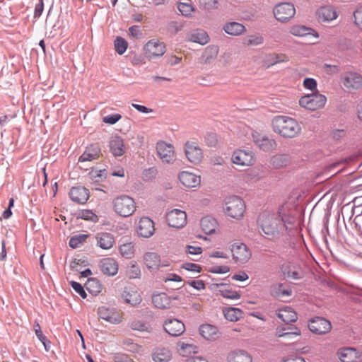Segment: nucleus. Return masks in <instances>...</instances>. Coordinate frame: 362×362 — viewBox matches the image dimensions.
I'll use <instances>...</instances> for the list:
<instances>
[{"label": "nucleus", "mask_w": 362, "mask_h": 362, "mask_svg": "<svg viewBox=\"0 0 362 362\" xmlns=\"http://www.w3.org/2000/svg\"><path fill=\"white\" fill-rule=\"evenodd\" d=\"M110 148L115 156H121L125 152L124 141L118 136L112 137L110 141Z\"/></svg>", "instance_id": "34"}, {"label": "nucleus", "mask_w": 362, "mask_h": 362, "mask_svg": "<svg viewBox=\"0 0 362 362\" xmlns=\"http://www.w3.org/2000/svg\"><path fill=\"white\" fill-rule=\"evenodd\" d=\"M273 12L274 17L277 21L286 22L294 16L296 9L292 4L288 2H282L274 7Z\"/></svg>", "instance_id": "12"}, {"label": "nucleus", "mask_w": 362, "mask_h": 362, "mask_svg": "<svg viewBox=\"0 0 362 362\" xmlns=\"http://www.w3.org/2000/svg\"><path fill=\"white\" fill-rule=\"evenodd\" d=\"M326 103V96L320 93L319 91L311 94H305L301 96L298 100V105L301 108L310 112L324 108Z\"/></svg>", "instance_id": "3"}, {"label": "nucleus", "mask_w": 362, "mask_h": 362, "mask_svg": "<svg viewBox=\"0 0 362 362\" xmlns=\"http://www.w3.org/2000/svg\"><path fill=\"white\" fill-rule=\"evenodd\" d=\"M77 217L93 222H97L98 221V216L90 210H81L78 213Z\"/></svg>", "instance_id": "50"}, {"label": "nucleus", "mask_w": 362, "mask_h": 362, "mask_svg": "<svg viewBox=\"0 0 362 362\" xmlns=\"http://www.w3.org/2000/svg\"><path fill=\"white\" fill-rule=\"evenodd\" d=\"M264 42V37L259 35H250L243 40V44L246 46H257L262 45Z\"/></svg>", "instance_id": "43"}, {"label": "nucleus", "mask_w": 362, "mask_h": 362, "mask_svg": "<svg viewBox=\"0 0 362 362\" xmlns=\"http://www.w3.org/2000/svg\"><path fill=\"white\" fill-rule=\"evenodd\" d=\"M99 267L103 274L108 276H114L118 272L119 264L114 258L106 257L100 261Z\"/></svg>", "instance_id": "19"}, {"label": "nucleus", "mask_w": 362, "mask_h": 362, "mask_svg": "<svg viewBox=\"0 0 362 362\" xmlns=\"http://www.w3.org/2000/svg\"><path fill=\"white\" fill-rule=\"evenodd\" d=\"M231 160L233 164L242 167H249L255 165L256 157L255 153L248 149H237L233 151Z\"/></svg>", "instance_id": "9"}, {"label": "nucleus", "mask_w": 362, "mask_h": 362, "mask_svg": "<svg viewBox=\"0 0 362 362\" xmlns=\"http://www.w3.org/2000/svg\"><path fill=\"white\" fill-rule=\"evenodd\" d=\"M114 211L123 217L132 216L136 210L134 199L128 195H120L112 201Z\"/></svg>", "instance_id": "5"}, {"label": "nucleus", "mask_w": 362, "mask_h": 362, "mask_svg": "<svg viewBox=\"0 0 362 362\" xmlns=\"http://www.w3.org/2000/svg\"><path fill=\"white\" fill-rule=\"evenodd\" d=\"M166 221L170 227L181 228L187 223V214L182 210L173 209L167 213Z\"/></svg>", "instance_id": "13"}, {"label": "nucleus", "mask_w": 362, "mask_h": 362, "mask_svg": "<svg viewBox=\"0 0 362 362\" xmlns=\"http://www.w3.org/2000/svg\"><path fill=\"white\" fill-rule=\"evenodd\" d=\"M171 358L172 353L167 348H158L152 354L154 362H169Z\"/></svg>", "instance_id": "36"}, {"label": "nucleus", "mask_w": 362, "mask_h": 362, "mask_svg": "<svg viewBox=\"0 0 362 362\" xmlns=\"http://www.w3.org/2000/svg\"><path fill=\"white\" fill-rule=\"evenodd\" d=\"M177 350L180 355L187 356L197 351V346L192 343L179 341L177 344Z\"/></svg>", "instance_id": "37"}, {"label": "nucleus", "mask_w": 362, "mask_h": 362, "mask_svg": "<svg viewBox=\"0 0 362 362\" xmlns=\"http://www.w3.org/2000/svg\"><path fill=\"white\" fill-rule=\"evenodd\" d=\"M269 60L270 61V65H274L278 63L281 62H286L288 61V57H286L285 54H272L268 56Z\"/></svg>", "instance_id": "51"}, {"label": "nucleus", "mask_w": 362, "mask_h": 362, "mask_svg": "<svg viewBox=\"0 0 362 362\" xmlns=\"http://www.w3.org/2000/svg\"><path fill=\"white\" fill-rule=\"evenodd\" d=\"M303 87L309 90L317 92V83L315 79L313 78H305L303 82Z\"/></svg>", "instance_id": "52"}, {"label": "nucleus", "mask_w": 362, "mask_h": 362, "mask_svg": "<svg viewBox=\"0 0 362 362\" xmlns=\"http://www.w3.org/2000/svg\"><path fill=\"white\" fill-rule=\"evenodd\" d=\"M308 327L313 333L324 334L331 330L332 325L329 321L323 317H317L310 321Z\"/></svg>", "instance_id": "15"}, {"label": "nucleus", "mask_w": 362, "mask_h": 362, "mask_svg": "<svg viewBox=\"0 0 362 362\" xmlns=\"http://www.w3.org/2000/svg\"><path fill=\"white\" fill-rule=\"evenodd\" d=\"M131 327L134 330H138L141 332L148 331L149 325L144 322L135 320L132 322Z\"/></svg>", "instance_id": "53"}, {"label": "nucleus", "mask_w": 362, "mask_h": 362, "mask_svg": "<svg viewBox=\"0 0 362 362\" xmlns=\"http://www.w3.org/2000/svg\"><path fill=\"white\" fill-rule=\"evenodd\" d=\"M143 52L148 60H152L163 56L166 52V46L158 39H151L144 45Z\"/></svg>", "instance_id": "7"}, {"label": "nucleus", "mask_w": 362, "mask_h": 362, "mask_svg": "<svg viewBox=\"0 0 362 362\" xmlns=\"http://www.w3.org/2000/svg\"><path fill=\"white\" fill-rule=\"evenodd\" d=\"M338 356L341 362H358L361 355L354 348H345L338 352Z\"/></svg>", "instance_id": "27"}, {"label": "nucleus", "mask_w": 362, "mask_h": 362, "mask_svg": "<svg viewBox=\"0 0 362 362\" xmlns=\"http://www.w3.org/2000/svg\"><path fill=\"white\" fill-rule=\"evenodd\" d=\"M121 115L119 114L110 115L103 118V122L107 124H114L121 119Z\"/></svg>", "instance_id": "58"}, {"label": "nucleus", "mask_w": 362, "mask_h": 362, "mask_svg": "<svg viewBox=\"0 0 362 362\" xmlns=\"http://www.w3.org/2000/svg\"><path fill=\"white\" fill-rule=\"evenodd\" d=\"M40 2L35 6V11H34V17L39 18L44 9V4L43 0H39Z\"/></svg>", "instance_id": "64"}, {"label": "nucleus", "mask_w": 362, "mask_h": 362, "mask_svg": "<svg viewBox=\"0 0 362 362\" xmlns=\"http://www.w3.org/2000/svg\"><path fill=\"white\" fill-rule=\"evenodd\" d=\"M88 238V235L87 234H79L75 236H73L69 243V246L71 248H76L79 247L80 245L83 244L87 238Z\"/></svg>", "instance_id": "48"}, {"label": "nucleus", "mask_w": 362, "mask_h": 362, "mask_svg": "<svg viewBox=\"0 0 362 362\" xmlns=\"http://www.w3.org/2000/svg\"><path fill=\"white\" fill-rule=\"evenodd\" d=\"M230 250L235 263L245 264L251 257V252L244 243H235L230 245Z\"/></svg>", "instance_id": "11"}, {"label": "nucleus", "mask_w": 362, "mask_h": 362, "mask_svg": "<svg viewBox=\"0 0 362 362\" xmlns=\"http://www.w3.org/2000/svg\"><path fill=\"white\" fill-rule=\"evenodd\" d=\"M318 18L323 22L332 21L338 17L336 8L330 5L320 7L317 11Z\"/></svg>", "instance_id": "25"}, {"label": "nucleus", "mask_w": 362, "mask_h": 362, "mask_svg": "<svg viewBox=\"0 0 362 362\" xmlns=\"http://www.w3.org/2000/svg\"><path fill=\"white\" fill-rule=\"evenodd\" d=\"M228 362H252V357L245 351L234 350L228 353Z\"/></svg>", "instance_id": "29"}, {"label": "nucleus", "mask_w": 362, "mask_h": 362, "mask_svg": "<svg viewBox=\"0 0 362 362\" xmlns=\"http://www.w3.org/2000/svg\"><path fill=\"white\" fill-rule=\"evenodd\" d=\"M182 268L188 271L195 272L198 273L200 272L202 270L201 267L199 264L194 263H185L182 265Z\"/></svg>", "instance_id": "62"}, {"label": "nucleus", "mask_w": 362, "mask_h": 362, "mask_svg": "<svg viewBox=\"0 0 362 362\" xmlns=\"http://www.w3.org/2000/svg\"><path fill=\"white\" fill-rule=\"evenodd\" d=\"M89 191L83 187H74L69 192L71 199L80 204H85L89 198Z\"/></svg>", "instance_id": "23"}, {"label": "nucleus", "mask_w": 362, "mask_h": 362, "mask_svg": "<svg viewBox=\"0 0 362 362\" xmlns=\"http://www.w3.org/2000/svg\"><path fill=\"white\" fill-rule=\"evenodd\" d=\"M272 162L274 167L281 168L287 165L288 163V157L284 154L276 155L272 157Z\"/></svg>", "instance_id": "49"}, {"label": "nucleus", "mask_w": 362, "mask_h": 362, "mask_svg": "<svg viewBox=\"0 0 362 362\" xmlns=\"http://www.w3.org/2000/svg\"><path fill=\"white\" fill-rule=\"evenodd\" d=\"M100 156V148L96 144L88 146L83 153L79 157L78 162L92 161L98 159Z\"/></svg>", "instance_id": "26"}, {"label": "nucleus", "mask_w": 362, "mask_h": 362, "mask_svg": "<svg viewBox=\"0 0 362 362\" xmlns=\"http://www.w3.org/2000/svg\"><path fill=\"white\" fill-rule=\"evenodd\" d=\"M245 208V204L240 197L231 196L226 199L223 211L230 218L240 220L244 216Z\"/></svg>", "instance_id": "4"}, {"label": "nucleus", "mask_w": 362, "mask_h": 362, "mask_svg": "<svg viewBox=\"0 0 362 362\" xmlns=\"http://www.w3.org/2000/svg\"><path fill=\"white\" fill-rule=\"evenodd\" d=\"M272 131L286 139H293L301 134L302 127L294 118L286 115H277L271 121Z\"/></svg>", "instance_id": "2"}, {"label": "nucleus", "mask_w": 362, "mask_h": 362, "mask_svg": "<svg viewBox=\"0 0 362 362\" xmlns=\"http://www.w3.org/2000/svg\"><path fill=\"white\" fill-rule=\"evenodd\" d=\"M189 40L201 45H206L209 41V37L203 30H197L189 37Z\"/></svg>", "instance_id": "38"}, {"label": "nucleus", "mask_w": 362, "mask_h": 362, "mask_svg": "<svg viewBox=\"0 0 362 362\" xmlns=\"http://www.w3.org/2000/svg\"><path fill=\"white\" fill-rule=\"evenodd\" d=\"M122 298L126 303L134 306L141 302V297L134 288H126L122 293Z\"/></svg>", "instance_id": "30"}, {"label": "nucleus", "mask_w": 362, "mask_h": 362, "mask_svg": "<svg viewBox=\"0 0 362 362\" xmlns=\"http://www.w3.org/2000/svg\"><path fill=\"white\" fill-rule=\"evenodd\" d=\"M96 245L102 250H110L115 244V239L111 233L99 232L95 234Z\"/></svg>", "instance_id": "20"}, {"label": "nucleus", "mask_w": 362, "mask_h": 362, "mask_svg": "<svg viewBox=\"0 0 362 362\" xmlns=\"http://www.w3.org/2000/svg\"><path fill=\"white\" fill-rule=\"evenodd\" d=\"M343 85L349 89L362 87V76L356 72H347L342 78Z\"/></svg>", "instance_id": "22"}, {"label": "nucleus", "mask_w": 362, "mask_h": 362, "mask_svg": "<svg viewBox=\"0 0 362 362\" xmlns=\"http://www.w3.org/2000/svg\"><path fill=\"white\" fill-rule=\"evenodd\" d=\"M218 53V48L216 46L207 47L202 54V59L205 64L210 63L216 59Z\"/></svg>", "instance_id": "41"}, {"label": "nucleus", "mask_w": 362, "mask_h": 362, "mask_svg": "<svg viewBox=\"0 0 362 362\" xmlns=\"http://www.w3.org/2000/svg\"><path fill=\"white\" fill-rule=\"evenodd\" d=\"M277 317L286 323L293 322L297 320V313L289 306H284L276 311Z\"/></svg>", "instance_id": "28"}, {"label": "nucleus", "mask_w": 362, "mask_h": 362, "mask_svg": "<svg viewBox=\"0 0 362 362\" xmlns=\"http://www.w3.org/2000/svg\"><path fill=\"white\" fill-rule=\"evenodd\" d=\"M257 226L269 239L279 238L286 230L283 218L278 213L263 211L257 218Z\"/></svg>", "instance_id": "1"}, {"label": "nucleus", "mask_w": 362, "mask_h": 362, "mask_svg": "<svg viewBox=\"0 0 362 362\" xmlns=\"http://www.w3.org/2000/svg\"><path fill=\"white\" fill-rule=\"evenodd\" d=\"M35 332L38 338V339L45 346V348L47 349V345H46V341L47 337L44 335L42 333V331L41 330V327L40 325L37 322H35Z\"/></svg>", "instance_id": "56"}, {"label": "nucleus", "mask_w": 362, "mask_h": 362, "mask_svg": "<svg viewBox=\"0 0 362 362\" xmlns=\"http://www.w3.org/2000/svg\"><path fill=\"white\" fill-rule=\"evenodd\" d=\"M156 153L163 163L173 164L177 159L174 146L164 141H158L156 145Z\"/></svg>", "instance_id": "8"}, {"label": "nucleus", "mask_w": 362, "mask_h": 362, "mask_svg": "<svg viewBox=\"0 0 362 362\" xmlns=\"http://www.w3.org/2000/svg\"><path fill=\"white\" fill-rule=\"evenodd\" d=\"M219 286L221 288L218 290V293L222 297L230 300H237L240 298L241 296L238 291L226 288L223 284H220Z\"/></svg>", "instance_id": "42"}, {"label": "nucleus", "mask_w": 362, "mask_h": 362, "mask_svg": "<svg viewBox=\"0 0 362 362\" xmlns=\"http://www.w3.org/2000/svg\"><path fill=\"white\" fill-rule=\"evenodd\" d=\"M202 248L199 246L187 245L186 252L189 255H200L202 253Z\"/></svg>", "instance_id": "60"}, {"label": "nucleus", "mask_w": 362, "mask_h": 362, "mask_svg": "<svg viewBox=\"0 0 362 362\" xmlns=\"http://www.w3.org/2000/svg\"><path fill=\"white\" fill-rule=\"evenodd\" d=\"M182 61V57L176 55H168L166 57V62L168 65L175 66Z\"/></svg>", "instance_id": "61"}, {"label": "nucleus", "mask_w": 362, "mask_h": 362, "mask_svg": "<svg viewBox=\"0 0 362 362\" xmlns=\"http://www.w3.org/2000/svg\"><path fill=\"white\" fill-rule=\"evenodd\" d=\"M293 335H300V331L298 329H296V331L293 332H284L283 330L281 329H277L276 332V336L277 337H291Z\"/></svg>", "instance_id": "59"}, {"label": "nucleus", "mask_w": 362, "mask_h": 362, "mask_svg": "<svg viewBox=\"0 0 362 362\" xmlns=\"http://www.w3.org/2000/svg\"><path fill=\"white\" fill-rule=\"evenodd\" d=\"M114 47L116 52L120 55L124 54L127 47V41L122 37H117L114 41Z\"/></svg>", "instance_id": "45"}, {"label": "nucleus", "mask_w": 362, "mask_h": 362, "mask_svg": "<svg viewBox=\"0 0 362 362\" xmlns=\"http://www.w3.org/2000/svg\"><path fill=\"white\" fill-rule=\"evenodd\" d=\"M199 4L205 9H215L218 7V0H199Z\"/></svg>", "instance_id": "55"}, {"label": "nucleus", "mask_w": 362, "mask_h": 362, "mask_svg": "<svg viewBox=\"0 0 362 362\" xmlns=\"http://www.w3.org/2000/svg\"><path fill=\"white\" fill-rule=\"evenodd\" d=\"M152 303L159 309H168L170 308L171 299L166 293H160L153 295Z\"/></svg>", "instance_id": "32"}, {"label": "nucleus", "mask_w": 362, "mask_h": 362, "mask_svg": "<svg viewBox=\"0 0 362 362\" xmlns=\"http://www.w3.org/2000/svg\"><path fill=\"white\" fill-rule=\"evenodd\" d=\"M119 251L123 257L126 259H131L135 254V245L132 242L122 244L119 247Z\"/></svg>", "instance_id": "39"}, {"label": "nucleus", "mask_w": 362, "mask_h": 362, "mask_svg": "<svg viewBox=\"0 0 362 362\" xmlns=\"http://www.w3.org/2000/svg\"><path fill=\"white\" fill-rule=\"evenodd\" d=\"M290 33L298 37L312 35L316 38L319 37L318 33L313 29L301 25H295L291 27Z\"/></svg>", "instance_id": "33"}, {"label": "nucleus", "mask_w": 362, "mask_h": 362, "mask_svg": "<svg viewBox=\"0 0 362 362\" xmlns=\"http://www.w3.org/2000/svg\"><path fill=\"white\" fill-rule=\"evenodd\" d=\"M71 285L72 288L74 289V291L76 293H78L81 298H86L87 297L86 291H84L83 286L79 283L71 281Z\"/></svg>", "instance_id": "57"}, {"label": "nucleus", "mask_w": 362, "mask_h": 362, "mask_svg": "<svg viewBox=\"0 0 362 362\" xmlns=\"http://www.w3.org/2000/svg\"><path fill=\"white\" fill-rule=\"evenodd\" d=\"M354 18L355 25L360 30H362V7L357 8L354 12Z\"/></svg>", "instance_id": "54"}, {"label": "nucleus", "mask_w": 362, "mask_h": 362, "mask_svg": "<svg viewBox=\"0 0 362 362\" xmlns=\"http://www.w3.org/2000/svg\"><path fill=\"white\" fill-rule=\"evenodd\" d=\"M164 329L167 333L173 337H178L181 335L185 329V325L175 318L167 320L164 325Z\"/></svg>", "instance_id": "21"}, {"label": "nucleus", "mask_w": 362, "mask_h": 362, "mask_svg": "<svg viewBox=\"0 0 362 362\" xmlns=\"http://www.w3.org/2000/svg\"><path fill=\"white\" fill-rule=\"evenodd\" d=\"M183 151L187 160L192 164L199 165L204 160V151L197 141H187L183 145Z\"/></svg>", "instance_id": "6"}, {"label": "nucleus", "mask_w": 362, "mask_h": 362, "mask_svg": "<svg viewBox=\"0 0 362 362\" xmlns=\"http://www.w3.org/2000/svg\"><path fill=\"white\" fill-rule=\"evenodd\" d=\"M225 317L231 322L238 321L243 315V312L239 308H228L223 310Z\"/></svg>", "instance_id": "40"}, {"label": "nucleus", "mask_w": 362, "mask_h": 362, "mask_svg": "<svg viewBox=\"0 0 362 362\" xmlns=\"http://www.w3.org/2000/svg\"><path fill=\"white\" fill-rule=\"evenodd\" d=\"M200 228L206 235L214 234L218 228V223L215 218L206 216L200 220Z\"/></svg>", "instance_id": "24"}, {"label": "nucleus", "mask_w": 362, "mask_h": 362, "mask_svg": "<svg viewBox=\"0 0 362 362\" xmlns=\"http://www.w3.org/2000/svg\"><path fill=\"white\" fill-rule=\"evenodd\" d=\"M178 179L183 186L188 188L197 187L201 184V176L187 170L180 172Z\"/></svg>", "instance_id": "18"}, {"label": "nucleus", "mask_w": 362, "mask_h": 362, "mask_svg": "<svg viewBox=\"0 0 362 362\" xmlns=\"http://www.w3.org/2000/svg\"><path fill=\"white\" fill-rule=\"evenodd\" d=\"M223 30L228 35L232 36H238L246 32L245 27L238 22H228L226 23L223 27Z\"/></svg>", "instance_id": "31"}, {"label": "nucleus", "mask_w": 362, "mask_h": 362, "mask_svg": "<svg viewBox=\"0 0 362 362\" xmlns=\"http://www.w3.org/2000/svg\"><path fill=\"white\" fill-rule=\"evenodd\" d=\"M177 8L185 16H190L194 11V8L190 0H187L186 2H180Z\"/></svg>", "instance_id": "46"}, {"label": "nucleus", "mask_w": 362, "mask_h": 362, "mask_svg": "<svg viewBox=\"0 0 362 362\" xmlns=\"http://www.w3.org/2000/svg\"><path fill=\"white\" fill-rule=\"evenodd\" d=\"M143 262L150 271H156L160 267H167L170 264L168 260H162L160 255L154 252H145L143 255Z\"/></svg>", "instance_id": "10"}, {"label": "nucleus", "mask_w": 362, "mask_h": 362, "mask_svg": "<svg viewBox=\"0 0 362 362\" xmlns=\"http://www.w3.org/2000/svg\"><path fill=\"white\" fill-rule=\"evenodd\" d=\"M98 314L101 319L112 324L121 322L123 318L121 312L104 306L98 308Z\"/></svg>", "instance_id": "16"}, {"label": "nucleus", "mask_w": 362, "mask_h": 362, "mask_svg": "<svg viewBox=\"0 0 362 362\" xmlns=\"http://www.w3.org/2000/svg\"><path fill=\"white\" fill-rule=\"evenodd\" d=\"M188 284L194 288L200 291L205 288V284L202 280H194L188 282Z\"/></svg>", "instance_id": "63"}, {"label": "nucleus", "mask_w": 362, "mask_h": 362, "mask_svg": "<svg viewBox=\"0 0 362 362\" xmlns=\"http://www.w3.org/2000/svg\"><path fill=\"white\" fill-rule=\"evenodd\" d=\"M200 334L207 340H216L218 338V331L216 327L205 324L202 325L199 328Z\"/></svg>", "instance_id": "35"}, {"label": "nucleus", "mask_w": 362, "mask_h": 362, "mask_svg": "<svg viewBox=\"0 0 362 362\" xmlns=\"http://www.w3.org/2000/svg\"><path fill=\"white\" fill-rule=\"evenodd\" d=\"M138 235L143 238H150L155 232L154 222L148 217H142L138 223L136 227Z\"/></svg>", "instance_id": "17"}, {"label": "nucleus", "mask_w": 362, "mask_h": 362, "mask_svg": "<svg viewBox=\"0 0 362 362\" xmlns=\"http://www.w3.org/2000/svg\"><path fill=\"white\" fill-rule=\"evenodd\" d=\"M252 137L255 145L264 151H272L276 146V142L274 139L258 132H252Z\"/></svg>", "instance_id": "14"}, {"label": "nucleus", "mask_w": 362, "mask_h": 362, "mask_svg": "<svg viewBox=\"0 0 362 362\" xmlns=\"http://www.w3.org/2000/svg\"><path fill=\"white\" fill-rule=\"evenodd\" d=\"M127 274L129 279L140 278L141 269L135 261H132L129 264Z\"/></svg>", "instance_id": "44"}, {"label": "nucleus", "mask_w": 362, "mask_h": 362, "mask_svg": "<svg viewBox=\"0 0 362 362\" xmlns=\"http://www.w3.org/2000/svg\"><path fill=\"white\" fill-rule=\"evenodd\" d=\"M86 288L92 293H98L101 291V284L94 278L88 279L86 284Z\"/></svg>", "instance_id": "47"}]
</instances>
